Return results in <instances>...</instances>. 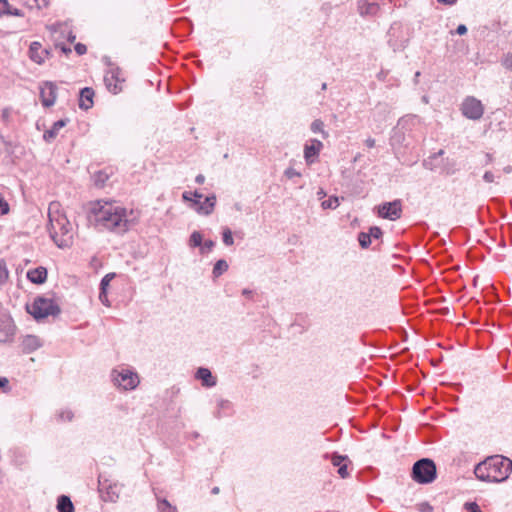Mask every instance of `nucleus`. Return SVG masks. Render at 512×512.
<instances>
[{
	"instance_id": "1",
	"label": "nucleus",
	"mask_w": 512,
	"mask_h": 512,
	"mask_svg": "<svg viewBox=\"0 0 512 512\" xmlns=\"http://www.w3.org/2000/svg\"><path fill=\"white\" fill-rule=\"evenodd\" d=\"M90 215L96 227L109 230L117 234L127 232L138 219L133 210L116 205L113 202L98 200L91 203Z\"/></svg>"
},
{
	"instance_id": "2",
	"label": "nucleus",
	"mask_w": 512,
	"mask_h": 512,
	"mask_svg": "<svg viewBox=\"0 0 512 512\" xmlns=\"http://www.w3.org/2000/svg\"><path fill=\"white\" fill-rule=\"evenodd\" d=\"M47 230L50 238L59 248H66L72 245V224L68 220L61 203L58 201H52L48 206Z\"/></svg>"
},
{
	"instance_id": "3",
	"label": "nucleus",
	"mask_w": 512,
	"mask_h": 512,
	"mask_svg": "<svg viewBox=\"0 0 512 512\" xmlns=\"http://www.w3.org/2000/svg\"><path fill=\"white\" fill-rule=\"evenodd\" d=\"M512 472V460L502 455H494L477 464L475 476L481 481L502 482Z\"/></svg>"
},
{
	"instance_id": "4",
	"label": "nucleus",
	"mask_w": 512,
	"mask_h": 512,
	"mask_svg": "<svg viewBox=\"0 0 512 512\" xmlns=\"http://www.w3.org/2000/svg\"><path fill=\"white\" fill-rule=\"evenodd\" d=\"M27 311L37 320L48 316H56L60 313L59 306L50 298L37 297L34 302L27 306Z\"/></svg>"
},
{
	"instance_id": "5",
	"label": "nucleus",
	"mask_w": 512,
	"mask_h": 512,
	"mask_svg": "<svg viewBox=\"0 0 512 512\" xmlns=\"http://www.w3.org/2000/svg\"><path fill=\"white\" fill-rule=\"evenodd\" d=\"M412 478L420 484H428L436 478V465L429 458H423L414 463Z\"/></svg>"
},
{
	"instance_id": "6",
	"label": "nucleus",
	"mask_w": 512,
	"mask_h": 512,
	"mask_svg": "<svg viewBox=\"0 0 512 512\" xmlns=\"http://www.w3.org/2000/svg\"><path fill=\"white\" fill-rule=\"evenodd\" d=\"M104 83L109 92L120 93L125 83L122 70L119 67H111L104 76Z\"/></svg>"
},
{
	"instance_id": "7",
	"label": "nucleus",
	"mask_w": 512,
	"mask_h": 512,
	"mask_svg": "<svg viewBox=\"0 0 512 512\" xmlns=\"http://www.w3.org/2000/svg\"><path fill=\"white\" fill-rule=\"evenodd\" d=\"M462 114L471 120H479L484 113V106L475 97L469 96L464 99L461 105Z\"/></svg>"
},
{
	"instance_id": "8",
	"label": "nucleus",
	"mask_w": 512,
	"mask_h": 512,
	"mask_svg": "<svg viewBox=\"0 0 512 512\" xmlns=\"http://www.w3.org/2000/svg\"><path fill=\"white\" fill-rule=\"evenodd\" d=\"M378 216L384 219L395 221L402 216V202L396 199L392 202H385L377 207Z\"/></svg>"
},
{
	"instance_id": "9",
	"label": "nucleus",
	"mask_w": 512,
	"mask_h": 512,
	"mask_svg": "<svg viewBox=\"0 0 512 512\" xmlns=\"http://www.w3.org/2000/svg\"><path fill=\"white\" fill-rule=\"evenodd\" d=\"M112 375L114 383L124 390L134 389L139 384L138 375L129 370H122L121 372L114 370Z\"/></svg>"
},
{
	"instance_id": "10",
	"label": "nucleus",
	"mask_w": 512,
	"mask_h": 512,
	"mask_svg": "<svg viewBox=\"0 0 512 512\" xmlns=\"http://www.w3.org/2000/svg\"><path fill=\"white\" fill-rule=\"evenodd\" d=\"M120 486L117 484H112L109 480H101L99 479V492L104 501L114 502L119 498Z\"/></svg>"
},
{
	"instance_id": "11",
	"label": "nucleus",
	"mask_w": 512,
	"mask_h": 512,
	"mask_svg": "<svg viewBox=\"0 0 512 512\" xmlns=\"http://www.w3.org/2000/svg\"><path fill=\"white\" fill-rule=\"evenodd\" d=\"M322 148L323 143L317 139H311L307 142L304 146V158L306 163H314Z\"/></svg>"
},
{
	"instance_id": "12",
	"label": "nucleus",
	"mask_w": 512,
	"mask_h": 512,
	"mask_svg": "<svg viewBox=\"0 0 512 512\" xmlns=\"http://www.w3.org/2000/svg\"><path fill=\"white\" fill-rule=\"evenodd\" d=\"M50 55V51L43 48L40 42H32L29 47V57L37 64L44 63L45 59Z\"/></svg>"
},
{
	"instance_id": "13",
	"label": "nucleus",
	"mask_w": 512,
	"mask_h": 512,
	"mask_svg": "<svg viewBox=\"0 0 512 512\" xmlns=\"http://www.w3.org/2000/svg\"><path fill=\"white\" fill-rule=\"evenodd\" d=\"M56 86L52 82H46L41 87L40 97L43 106L50 107L56 100Z\"/></svg>"
},
{
	"instance_id": "14",
	"label": "nucleus",
	"mask_w": 512,
	"mask_h": 512,
	"mask_svg": "<svg viewBox=\"0 0 512 512\" xmlns=\"http://www.w3.org/2000/svg\"><path fill=\"white\" fill-rule=\"evenodd\" d=\"M15 333V326L11 319L5 318L0 320V342H9Z\"/></svg>"
},
{
	"instance_id": "15",
	"label": "nucleus",
	"mask_w": 512,
	"mask_h": 512,
	"mask_svg": "<svg viewBox=\"0 0 512 512\" xmlns=\"http://www.w3.org/2000/svg\"><path fill=\"white\" fill-rule=\"evenodd\" d=\"M215 203L216 197L208 196L205 198L203 203H201L199 200H194L193 208H195V210L200 214L209 215L213 212Z\"/></svg>"
},
{
	"instance_id": "16",
	"label": "nucleus",
	"mask_w": 512,
	"mask_h": 512,
	"mask_svg": "<svg viewBox=\"0 0 512 512\" xmlns=\"http://www.w3.org/2000/svg\"><path fill=\"white\" fill-rule=\"evenodd\" d=\"M358 12L361 16H375L379 10L380 6L375 2H368L367 0H359L357 3Z\"/></svg>"
},
{
	"instance_id": "17",
	"label": "nucleus",
	"mask_w": 512,
	"mask_h": 512,
	"mask_svg": "<svg viewBox=\"0 0 512 512\" xmlns=\"http://www.w3.org/2000/svg\"><path fill=\"white\" fill-rule=\"evenodd\" d=\"M95 93L92 88L85 87L80 91L79 107L88 110L93 106V97Z\"/></svg>"
},
{
	"instance_id": "18",
	"label": "nucleus",
	"mask_w": 512,
	"mask_h": 512,
	"mask_svg": "<svg viewBox=\"0 0 512 512\" xmlns=\"http://www.w3.org/2000/svg\"><path fill=\"white\" fill-rule=\"evenodd\" d=\"M41 346V342L37 336L27 335L23 338L21 347L24 353H31Z\"/></svg>"
},
{
	"instance_id": "19",
	"label": "nucleus",
	"mask_w": 512,
	"mask_h": 512,
	"mask_svg": "<svg viewBox=\"0 0 512 512\" xmlns=\"http://www.w3.org/2000/svg\"><path fill=\"white\" fill-rule=\"evenodd\" d=\"M27 278L35 284H42L47 279V270L44 267H37L27 272Z\"/></svg>"
},
{
	"instance_id": "20",
	"label": "nucleus",
	"mask_w": 512,
	"mask_h": 512,
	"mask_svg": "<svg viewBox=\"0 0 512 512\" xmlns=\"http://www.w3.org/2000/svg\"><path fill=\"white\" fill-rule=\"evenodd\" d=\"M196 377L202 381L204 386L212 387L216 385L215 377L212 376L210 370L207 368H199Z\"/></svg>"
},
{
	"instance_id": "21",
	"label": "nucleus",
	"mask_w": 512,
	"mask_h": 512,
	"mask_svg": "<svg viewBox=\"0 0 512 512\" xmlns=\"http://www.w3.org/2000/svg\"><path fill=\"white\" fill-rule=\"evenodd\" d=\"M66 123H67V120H64V119H60V120L56 121L53 124V126L51 127V129L44 132V134H43L44 140L48 141V142L53 140L58 135L59 130L61 128H63L66 125Z\"/></svg>"
},
{
	"instance_id": "22",
	"label": "nucleus",
	"mask_w": 512,
	"mask_h": 512,
	"mask_svg": "<svg viewBox=\"0 0 512 512\" xmlns=\"http://www.w3.org/2000/svg\"><path fill=\"white\" fill-rule=\"evenodd\" d=\"M57 509L59 512H74V505L68 496L61 495L57 501Z\"/></svg>"
},
{
	"instance_id": "23",
	"label": "nucleus",
	"mask_w": 512,
	"mask_h": 512,
	"mask_svg": "<svg viewBox=\"0 0 512 512\" xmlns=\"http://www.w3.org/2000/svg\"><path fill=\"white\" fill-rule=\"evenodd\" d=\"M227 269H228L227 262L223 259L218 260L215 263L214 268H213V276L217 278L220 275H222L225 271H227Z\"/></svg>"
},
{
	"instance_id": "24",
	"label": "nucleus",
	"mask_w": 512,
	"mask_h": 512,
	"mask_svg": "<svg viewBox=\"0 0 512 512\" xmlns=\"http://www.w3.org/2000/svg\"><path fill=\"white\" fill-rule=\"evenodd\" d=\"M311 130L314 133H321L324 139L328 137V133L324 130V123L320 119H316L312 122Z\"/></svg>"
},
{
	"instance_id": "25",
	"label": "nucleus",
	"mask_w": 512,
	"mask_h": 512,
	"mask_svg": "<svg viewBox=\"0 0 512 512\" xmlns=\"http://www.w3.org/2000/svg\"><path fill=\"white\" fill-rule=\"evenodd\" d=\"M19 15L17 10H11L8 0H0V15Z\"/></svg>"
},
{
	"instance_id": "26",
	"label": "nucleus",
	"mask_w": 512,
	"mask_h": 512,
	"mask_svg": "<svg viewBox=\"0 0 512 512\" xmlns=\"http://www.w3.org/2000/svg\"><path fill=\"white\" fill-rule=\"evenodd\" d=\"M203 237L200 232L194 231L189 239V245L191 247H198L202 245Z\"/></svg>"
},
{
	"instance_id": "27",
	"label": "nucleus",
	"mask_w": 512,
	"mask_h": 512,
	"mask_svg": "<svg viewBox=\"0 0 512 512\" xmlns=\"http://www.w3.org/2000/svg\"><path fill=\"white\" fill-rule=\"evenodd\" d=\"M321 206L324 209H335L339 206V199L337 197H330L322 202Z\"/></svg>"
},
{
	"instance_id": "28",
	"label": "nucleus",
	"mask_w": 512,
	"mask_h": 512,
	"mask_svg": "<svg viewBox=\"0 0 512 512\" xmlns=\"http://www.w3.org/2000/svg\"><path fill=\"white\" fill-rule=\"evenodd\" d=\"M358 241H359L360 246L362 248L366 249L371 244L370 235L365 232H361L358 235Z\"/></svg>"
},
{
	"instance_id": "29",
	"label": "nucleus",
	"mask_w": 512,
	"mask_h": 512,
	"mask_svg": "<svg viewBox=\"0 0 512 512\" xmlns=\"http://www.w3.org/2000/svg\"><path fill=\"white\" fill-rule=\"evenodd\" d=\"M158 509L160 512H175L176 508L173 507L167 500L163 499L158 502Z\"/></svg>"
},
{
	"instance_id": "30",
	"label": "nucleus",
	"mask_w": 512,
	"mask_h": 512,
	"mask_svg": "<svg viewBox=\"0 0 512 512\" xmlns=\"http://www.w3.org/2000/svg\"><path fill=\"white\" fill-rule=\"evenodd\" d=\"M223 242L227 246H231L234 243L232 232L229 228L223 230Z\"/></svg>"
},
{
	"instance_id": "31",
	"label": "nucleus",
	"mask_w": 512,
	"mask_h": 512,
	"mask_svg": "<svg viewBox=\"0 0 512 512\" xmlns=\"http://www.w3.org/2000/svg\"><path fill=\"white\" fill-rule=\"evenodd\" d=\"M8 278V271L3 262H0V287L6 282Z\"/></svg>"
},
{
	"instance_id": "32",
	"label": "nucleus",
	"mask_w": 512,
	"mask_h": 512,
	"mask_svg": "<svg viewBox=\"0 0 512 512\" xmlns=\"http://www.w3.org/2000/svg\"><path fill=\"white\" fill-rule=\"evenodd\" d=\"M107 179H108V175L106 173L98 172L95 175V184L97 186H103Z\"/></svg>"
},
{
	"instance_id": "33",
	"label": "nucleus",
	"mask_w": 512,
	"mask_h": 512,
	"mask_svg": "<svg viewBox=\"0 0 512 512\" xmlns=\"http://www.w3.org/2000/svg\"><path fill=\"white\" fill-rule=\"evenodd\" d=\"M114 277V274H107L105 275L102 280H101V283H100V290H105L107 291V288L110 284V281L113 279Z\"/></svg>"
},
{
	"instance_id": "34",
	"label": "nucleus",
	"mask_w": 512,
	"mask_h": 512,
	"mask_svg": "<svg viewBox=\"0 0 512 512\" xmlns=\"http://www.w3.org/2000/svg\"><path fill=\"white\" fill-rule=\"evenodd\" d=\"M368 234L370 235V239H371V238L379 239V238H381V236H382V234H383V233H382V230H381V228H380V227H378V226H373V227H371V228L369 229V233H368Z\"/></svg>"
},
{
	"instance_id": "35",
	"label": "nucleus",
	"mask_w": 512,
	"mask_h": 512,
	"mask_svg": "<svg viewBox=\"0 0 512 512\" xmlns=\"http://www.w3.org/2000/svg\"><path fill=\"white\" fill-rule=\"evenodd\" d=\"M346 460H347L346 456H341V455H337V454H333L331 457V462L335 467H339Z\"/></svg>"
},
{
	"instance_id": "36",
	"label": "nucleus",
	"mask_w": 512,
	"mask_h": 512,
	"mask_svg": "<svg viewBox=\"0 0 512 512\" xmlns=\"http://www.w3.org/2000/svg\"><path fill=\"white\" fill-rule=\"evenodd\" d=\"M58 416L61 421H71L74 415L71 410H63Z\"/></svg>"
},
{
	"instance_id": "37",
	"label": "nucleus",
	"mask_w": 512,
	"mask_h": 512,
	"mask_svg": "<svg viewBox=\"0 0 512 512\" xmlns=\"http://www.w3.org/2000/svg\"><path fill=\"white\" fill-rule=\"evenodd\" d=\"M444 153H445V152H444V150H442V149H441V150H439L437 153L433 154V155L430 157V159H429V160H425V161H424V166H425L426 168L433 169V167L431 166V160H434V159H436L437 157H441V156H443V155H444Z\"/></svg>"
},
{
	"instance_id": "38",
	"label": "nucleus",
	"mask_w": 512,
	"mask_h": 512,
	"mask_svg": "<svg viewBox=\"0 0 512 512\" xmlns=\"http://www.w3.org/2000/svg\"><path fill=\"white\" fill-rule=\"evenodd\" d=\"M417 509L420 512H432L433 507L428 502H422L417 505Z\"/></svg>"
},
{
	"instance_id": "39",
	"label": "nucleus",
	"mask_w": 512,
	"mask_h": 512,
	"mask_svg": "<svg viewBox=\"0 0 512 512\" xmlns=\"http://www.w3.org/2000/svg\"><path fill=\"white\" fill-rule=\"evenodd\" d=\"M454 166H455V161H449L447 159V164L443 167V171L446 173V174H453L455 172V169H454Z\"/></svg>"
},
{
	"instance_id": "40",
	"label": "nucleus",
	"mask_w": 512,
	"mask_h": 512,
	"mask_svg": "<svg viewBox=\"0 0 512 512\" xmlns=\"http://www.w3.org/2000/svg\"><path fill=\"white\" fill-rule=\"evenodd\" d=\"M9 212L8 203L0 196V215H5Z\"/></svg>"
},
{
	"instance_id": "41",
	"label": "nucleus",
	"mask_w": 512,
	"mask_h": 512,
	"mask_svg": "<svg viewBox=\"0 0 512 512\" xmlns=\"http://www.w3.org/2000/svg\"><path fill=\"white\" fill-rule=\"evenodd\" d=\"M465 508L467 509V512H482L475 502L466 503Z\"/></svg>"
},
{
	"instance_id": "42",
	"label": "nucleus",
	"mask_w": 512,
	"mask_h": 512,
	"mask_svg": "<svg viewBox=\"0 0 512 512\" xmlns=\"http://www.w3.org/2000/svg\"><path fill=\"white\" fill-rule=\"evenodd\" d=\"M285 176L287 178L291 179L294 177H300L301 173L290 167V168L286 169Z\"/></svg>"
},
{
	"instance_id": "43",
	"label": "nucleus",
	"mask_w": 512,
	"mask_h": 512,
	"mask_svg": "<svg viewBox=\"0 0 512 512\" xmlns=\"http://www.w3.org/2000/svg\"><path fill=\"white\" fill-rule=\"evenodd\" d=\"M215 243L212 240H206L202 245L201 252L206 253L214 247Z\"/></svg>"
},
{
	"instance_id": "44",
	"label": "nucleus",
	"mask_w": 512,
	"mask_h": 512,
	"mask_svg": "<svg viewBox=\"0 0 512 512\" xmlns=\"http://www.w3.org/2000/svg\"><path fill=\"white\" fill-rule=\"evenodd\" d=\"M338 474L341 476V478H347L349 476L346 464L343 463L338 467Z\"/></svg>"
},
{
	"instance_id": "45",
	"label": "nucleus",
	"mask_w": 512,
	"mask_h": 512,
	"mask_svg": "<svg viewBox=\"0 0 512 512\" xmlns=\"http://www.w3.org/2000/svg\"><path fill=\"white\" fill-rule=\"evenodd\" d=\"M22 2L31 8L36 7L38 9H41L40 0H22Z\"/></svg>"
},
{
	"instance_id": "46",
	"label": "nucleus",
	"mask_w": 512,
	"mask_h": 512,
	"mask_svg": "<svg viewBox=\"0 0 512 512\" xmlns=\"http://www.w3.org/2000/svg\"><path fill=\"white\" fill-rule=\"evenodd\" d=\"M75 51L78 55H83L87 52V47L82 43H77L75 45Z\"/></svg>"
},
{
	"instance_id": "47",
	"label": "nucleus",
	"mask_w": 512,
	"mask_h": 512,
	"mask_svg": "<svg viewBox=\"0 0 512 512\" xmlns=\"http://www.w3.org/2000/svg\"><path fill=\"white\" fill-rule=\"evenodd\" d=\"M99 300L106 306H109L108 297H107V291L100 290L99 293Z\"/></svg>"
},
{
	"instance_id": "48",
	"label": "nucleus",
	"mask_w": 512,
	"mask_h": 512,
	"mask_svg": "<svg viewBox=\"0 0 512 512\" xmlns=\"http://www.w3.org/2000/svg\"><path fill=\"white\" fill-rule=\"evenodd\" d=\"M495 178H496V176L490 171L485 172V174L483 176L484 181L487 183L494 182Z\"/></svg>"
},
{
	"instance_id": "49",
	"label": "nucleus",
	"mask_w": 512,
	"mask_h": 512,
	"mask_svg": "<svg viewBox=\"0 0 512 512\" xmlns=\"http://www.w3.org/2000/svg\"><path fill=\"white\" fill-rule=\"evenodd\" d=\"M192 192H189V191H185L182 195V198L184 201H189L191 202V206L193 207V199H192Z\"/></svg>"
},
{
	"instance_id": "50",
	"label": "nucleus",
	"mask_w": 512,
	"mask_h": 512,
	"mask_svg": "<svg viewBox=\"0 0 512 512\" xmlns=\"http://www.w3.org/2000/svg\"><path fill=\"white\" fill-rule=\"evenodd\" d=\"M504 65L512 70V54L507 55V57L504 60Z\"/></svg>"
},
{
	"instance_id": "51",
	"label": "nucleus",
	"mask_w": 512,
	"mask_h": 512,
	"mask_svg": "<svg viewBox=\"0 0 512 512\" xmlns=\"http://www.w3.org/2000/svg\"><path fill=\"white\" fill-rule=\"evenodd\" d=\"M456 33L458 35H464L467 33V27L463 24L459 25L456 29Z\"/></svg>"
},
{
	"instance_id": "52",
	"label": "nucleus",
	"mask_w": 512,
	"mask_h": 512,
	"mask_svg": "<svg viewBox=\"0 0 512 512\" xmlns=\"http://www.w3.org/2000/svg\"><path fill=\"white\" fill-rule=\"evenodd\" d=\"M365 144L368 148H373L375 146V140L373 138H368L365 141Z\"/></svg>"
},
{
	"instance_id": "53",
	"label": "nucleus",
	"mask_w": 512,
	"mask_h": 512,
	"mask_svg": "<svg viewBox=\"0 0 512 512\" xmlns=\"http://www.w3.org/2000/svg\"><path fill=\"white\" fill-rule=\"evenodd\" d=\"M439 3L445 4V5H454L457 0H437Z\"/></svg>"
},
{
	"instance_id": "54",
	"label": "nucleus",
	"mask_w": 512,
	"mask_h": 512,
	"mask_svg": "<svg viewBox=\"0 0 512 512\" xmlns=\"http://www.w3.org/2000/svg\"><path fill=\"white\" fill-rule=\"evenodd\" d=\"M204 181H205V177L202 174L197 175L195 178V182L198 184H203Z\"/></svg>"
},
{
	"instance_id": "55",
	"label": "nucleus",
	"mask_w": 512,
	"mask_h": 512,
	"mask_svg": "<svg viewBox=\"0 0 512 512\" xmlns=\"http://www.w3.org/2000/svg\"><path fill=\"white\" fill-rule=\"evenodd\" d=\"M8 383L9 381L7 378L0 377V388L5 387L6 385H8Z\"/></svg>"
},
{
	"instance_id": "56",
	"label": "nucleus",
	"mask_w": 512,
	"mask_h": 512,
	"mask_svg": "<svg viewBox=\"0 0 512 512\" xmlns=\"http://www.w3.org/2000/svg\"><path fill=\"white\" fill-rule=\"evenodd\" d=\"M192 196L196 198L195 200H199V201L203 197V195L201 193H199L198 191L192 192Z\"/></svg>"
},
{
	"instance_id": "57",
	"label": "nucleus",
	"mask_w": 512,
	"mask_h": 512,
	"mask_svg": "<svg viewBox=\"0 0 512 512\" xmlns=\"http://www.w3.org/2000/svg\"><path fill=\"white\" fill-rule=\"evenodd\" d=\"M503 171L505 173H510L512 171V167L510 165H508V166L504 167Z\"/></svg>"
},
{
	"instance_id": "58",
	"label": "nucleus",
	"mask_w": 512,
	"mask_h": 512,
	"mask_svg": "<svg viewBox=\"0 0 512 512\" xmlns=\"http://www.w3.org/2000/svg\"><path fill=\"white\" fill-rule=\"evenodd\" d=\"M242 294L245 295V296H250L252 294V291L244 289Z\"/></svg>"
},
{
	"instance_id": "59",
	"label": "nucleus",
	"mask_w": 512,
	"mask_h": 512,
	"mask_svg": "<svg viewBox=\"0 0 512 512\" xmlns=\"http://www.w3.org/2000/svg\"><path fill=\"white\" fill-rule=\"evenodd\" d=\"M40 3H41V8L46 7L48 5L47 0H40Z\"/></svg>"
},
{
	"instance_id": "60",
	"label": "nucleus",
	"mask_w": 512,
	"mask_h": 512,
	"mask_svg": "<svg viewBox=\"0 0 512 512\" xmlns=\"http://www.w3.org/2000/svg\"><path fill=\"white\" fill-rule=\"evenodd\" d=\"M62 51L67 54V53L71 52V49L70 48H66L65 46H63L62 47Z\"/></svg>"
},
{
	"instance_id": "61",
	"label": "nucleus",
	"mask_w": 512,
	"mask_h": 512,
	"mask_svg": "<svg viewBox=\"0 0 512 512\" xmlns=\"http://www.w3.org/2000/svg\"><path fill=\"white\" fill-rule=\"evenodd\" d=\"M212 493H213V494H217V493H219V488H218V487H214V488L212 489Z\"/></svg>"
},
{
	"instance_id": "62",
	"label": "nucleus",
	"mask_w": 512,
	"mask_h": 512,
	"mask_svg": "<svg viewBox=\"0 0 512 512\" xmlns=\"http://www.w3.org/2000/svg\"><path fill=\"white\" fill-rule=\"evenodd\" d=\"M74 40H75V36H74V35H71V36L69 37V41H70V42H73Z\"/></svg>"
},
{
	"instance_id": "63",
	"label": "nucleus",
	"mask_w": 512,
	"mask_h": 512,
	"mask_svg": "<svg viewBox=\"0 0 512 512\" xmlns=\"http://www.w3.org/2000/svg\"><path fill=\"white\" fill-rule=\"evenodd\" d=\"M327 88V84L326 83H323L322 84V90H325Z\"/></svg>"
}]
</instances>
